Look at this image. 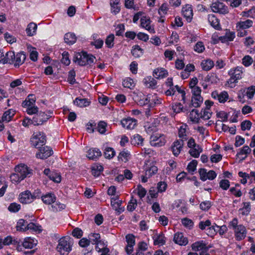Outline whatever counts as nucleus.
Segmentation results:
<instances>
[{
    "instance_id": "f257e3e1",
    "label": "nucleus",
    "mask_w": 255,
    "mask_h": 255,
    "mask_svg": "<svg viewBox=\"0 0 255 255\" xmlns=\"http://www.w3.org/2000/svg\"><path fill=\"white\" fill-rule=\"evenodd\" d=\"M228 227L234 231L237 241H241L246 238L247 234L246 228L243 225H238V220L237 218H235L230 222Z\"/></svg>"
},
{
    "instance_id": "f03ea898",
    "label": "nucleus",
    "mask_w": 255,
    "mask_h": 255,
    "mask_svg": "<svg viewBox=\"0 0 255 255\" xmlns=\"http://www.w3.org/2000/svg\"><path fill=\"white\" fill-rule=\"evenodd\" d=\"M95 57L87 52L82 51L81 53H76L73 58V61L77 63L80 66L91 65L93 63Z\"/></svg>"
},
{
    "instance_id": "7ed1b4c3",
    "label": "nucleus",
    "mask_w": 255,
    "mask_h": 255,
    "mask_svg": "<svg viewBox=\"0 0 255 255\" xmlns=\"http://www.w3.org/2000/svg\"><path fill=\"white\" fill-rule=\"evenodd\" d=\"M71 241L69 237H64L61 238L57 246V251L61 255H67L72 250Z\"/></svg>"
},
{
    "instance_id": "20e7f679",
    "label": "nucleus",
    "mask_w": 255,
    "mask_h": 255,
    "mask_svg": "<svg viewBox=\"0 0 255 255\" xmlns=\"http://www.w3.org/2000/svg\"><path fill=\"white\" fill-rule=\"evenodd\" d=\"M30 141L32 146L39 148L46 143V135L43 132H35L32 134Z\"/></svg>"
},
{
    "instance_id": "39448f33",
    "label": "nucleus",
    "mask_w": 255,
    "mask_h": 255,
    "mask_svg": "<svg viewBox=\"0 0 255 255\" xmlns=\"http://www.w3.org/2000/svg\"><path fill=\"white\" fill-rule=\"evenodd\" d=\"M243 68L238 67L235 69H232L229 72V75L231 76L228 81V83H236L238 80L242 77Z\"/></svg>"
},
{
    "instance_id": "423d86ee",
    "label": "nucleus",
    "mask_w": 255,
    "mask_h": 255,
    "mask_svg": "<svg viewBox=\"0 0 255 255\" xmlns=\"http://www.w3.org/2000/svg\"><path fill=\"white\" fill-rule=\"evenodd\" d=\"M150 143L153 146H161L166 143L165 136L163 134L156 133L151 135Z\"/></svg>"
},
{
    "instance_id": "0eeeda50",
    "label": "nucleus",
    "mask_w": 255,
    "mask_h": 255,
    "mask_svg": "<svg viewBox=\"0 0 255 255\" xmlns=\"http://www.w3.org/2000/svg\"><path fill=\"white\" fill-rule=\"evenodd\" d=\"M50 116L47 115L44 112H39L35 115L31 121L28 120L29 122L33 123L35 126H39L42 125L44 122L47 121Z\"/></svg>"
},
{
    "instance_id": "6e6552de",
    "label": "nucleus",
    "mask_w": 255,
    "mask_h": 255,
    "mask_svg": "<svg viewBox=\"0 0 255 255\" xmlns=\"http://www.w3.org/2000/svg\"><path fill=\"white\" fill-rule=\"evenodd\" d=\"M133 99L138 105L144 106L147 104L150 100V97H146L144 94L139 91L134 92L133 93Z\"/></svg>"
},
{
    "instance_id": "1a4fd4ad",
    "label": "nucleus",
    "mask_w": 255,
    "mask_h": 255,
    "mask_svg": "<svg viewBox=\"0 0 255 255\" xmlns=\"http://www.w3.org/2000/svg\"><path fill=\"white\" fill-rule=\"evenodd\" d=\"M212 11L214 12H218L221 14L228 13V8L223 2L219 1L214 2L211 6Z\"/></svg>"
},
{
    "instance_id": "9d476101",
    "label": "nucleus",
    "mask_w": 255,
    "mask_h": 255,
    "mask_svg": "<svg viewBox=\"0 0 255 255\" xmlns=\"http://www.w3.org/2000/svg\"><path fill=\"white\" fill-rule=\"evenodd\" d=\"M39 152L36 153L37 158L40 159H46L51 156L53 154V151L51 147L45 146L39 147Z\"/></svg>"
},
{
    "instance_id": "9b49d317",
    "label": "nucleus",
    "mask_w": 255,
    "mask_h": 255,
    "mask_svg": "<svg viewBox=\"0 0 255 255\" xmlns=\"http://www.w3.org/2000/svg\"><path fill=\"white\" fill-rule=\"evenodd\" d=\"M15 171L20 176L21 179H24L25 177L31 174L30 170H29L27 166L25 165H18L15 167Z\"/></svg>"
},
{
    "instance_id": "f8f14e48",
    "label": "nucleus",
    "mask_w": 255,
    "mask_h": 255,
    "mask_svg": "<svg viewBox=\"0 0 255 255\" xmlns=\"http://www.w3.org/2000/svg\"><path fill=\"white\" fill-rule=\"evenodd\" d=\"M173 241L180 246H185L188 243L187 238L181 232H177L174 234Z\"/></svg>"
},
{
    "instance_id": "ddd939ff",
    "label": "nucleus",
    "mask_w": 255,
    "mask_h": 255,
    "mask_svg": "<svg viewBox=\"0 0 255 255\" xmlns=\"http://www.w3.org/2000/svg\"><path fill=\"white\" fill-rule=\"evenodd\" d=\"M140 25L142 27L147 30L151 33H154L155 30L150 24L151 20L149 17L143 16L140 18Z\"/></svg>"
},
{
    "instance_id": "4468645a",
    "label": "nucleus",
    "mask_w": 255,
    "mask_h": 255,
    "mask_svg": "<svg viewBox=\"0 0 255 255\" xmlns=\"http://www.w3.org/2000/svg\"><path fill=\"white\" fill-rule=\"evenodd\" d=\"M136 120L130 118L124 119L121 121L122 126L128 129H133L136 126Z\"/></svg>"
},
{
    "instance_id": "2eb2a0df",
    "label": "nucleus",
    "mask_w": 255,
    "mask_h": 255,
    "mask_svg": "<svg viewBox=\"0 0 255 255\" xmlns=\"http://www.w3.org/2000/svg\"><path fill=\"white\" fill-rule=\"evenodd\" d=\"M19 200L20 202L22 204H28L31 203L33 199L30 192L26 191L19 195Z\"/></svg>"
},
{
    "instance_id": "dca6fc26",
    "label": "nucleus",
    "mask_w": 255,
    "mask_h": 255,
    "mask_svg": "<svg viewBox=\"0 0 255 255\" xmlns=\"http://www.w3.org/2000/svg\"><path fill=\"white\" fill-rule=\"evenodd\" d=\"M183 145L184 142L183 141H180L179 140H176L173 143L171 148L173 154L175 156H177L179 154L183 148Z\"/></svg>"
},
{
    "instance_id": "f3484780",
    "label": "nucleus",
    "mask_w": 255,
    "mask_h": 255,
    "mask_svg": "<svg viewBox=\"0 0 255 255\" xmlns=\"http://www.w3.org/2000/svg\"><path fill=\"white\" fill-rule=\"evenodd\" d=\"M208 20L210 25L217 30L221 28L219 20L214 14H209Z\"/></svg>"
},
{
    "instance_id": "a211bd4d",
    "label": "nucleus",
    "mask_w": 255,
    "mask_h": 255,
    "mask_svg": "<svg viewBox=\"0 0 255 255\" xmlns=\"http://www.w3.org/2000/svg\"><path fill=\"white\" fill-rule=\"evenodd\" d=\"M253 21L250 19H247L245 21H241L237 23L236 27L238 31L249 28L252 26Z\"/></svg>"
},
{
    "instance_id": "6ab92c4d",
    "label": "nucleus",
    "mask_w": 255,
    "mask_h": 255,
    "mask_svg": "<svg viewBox=\"0 0 255 255\" xmlns=\"http://www.w3.org/2000/svg\"><path fill=\"white\" fill-rule=\"evenodd\" d=\"M102 153L99 149L97 148H91L87 152V156L90 159H96L101 156Z\"/></svg>"
},
{
    "instance_id": "aec40b11",
    "label": "nucleus",
    "mask_w": 255,
    "mask_h": 255,
    "mask_svg": "<svg viewBox=\"0 0 255 255\" xmlns=\"http://www.w3.org/2000/svg\"><path fill=\"white\" fill-rule=\"evenodd\" d=\"M15 54L13 51L7 52L4 57L0 60V62L3 64L9 63L13 64L14 61Z\"/></svg>"
},
{
    "instance_id": "412c9836",
    "label": "nucleus",
    "mask_w": 255,
    "mask_h": 255,
    "mask_svg": "<svg viewBox=\"0 0 255 255\" xmlns=\"http://www.w3.org/2000/svg\"><path fill=\"white\" fill-rule=\"evenodd\" d=\"M183 15L186 18L187 20L191 21L193 16V11L190 5H186L183 7L182 9Z\"/></svg>"
},
{
    "instance_id": "4be33fe9",
    "label": "nucleus",
    "mask_w": 255,
    "mask_h": 255,
    "mask_svg": "<svg viewBox=\"0 0 255 255\" xmlns=\"http://www.w3.org/2000/svg\"><path fill=\"white\" fill-rule=\"evenodd\" d=\"M37 244V241H35L30 237L25 238L22 246L25 249H32Z\"/></svg>"
},
{
    "instance_id": "5701e85b",
    "label": "nucleus",
    "mask_w": 255,
    "mask_h": 255,
    "mask_svg": "<svg viewBox=\"0 0 255 255\" xmlns=\"http://www.w3.org/2000/svg\"><path fill=\"white\" fill-rule=\"evenodd\" d=\"M153 239L155 245L162 246L165 243V238L162 233H160L158 235H154Z\"/></svg>"
},
{
    "instance_id": "b1692460",
    "label": "nucleus",
    "mask_w": 255,
    "mask_h": 255,
    "mask_svg": "<svg viewBox=\"0 0 255 255\" xmlns=\"http://www.w3.org/2000/svg\"><path fill=\"white\" fill-rule=\"evenodd\" d=\"M168 73L164 68H156L153 71V76L156 79L163 78L167 76Z\"/></svg>"
},
{
    "instance_id": "393cba45",
    "label": "nucleus",
    "mask_w": 255,
    "mask_h": 255,
    "mask_svg": "<svg viewBox=\"0 0 255 255\" xmlns=\"http://www.w3.org/2000/svg\"><path fill=\"white\" fill-rule=\"evenodd\" d=\"M77 37L73 33L68 32L65 34L64 41L69 45H72L76 41Z\"/></svg>"
},
{
    "instance_id": "a878e982",
    "label": "nucleus",
    "mask_w": 255,
    "mask_h": 255,
    "mask_svg": "<svg viewBox=\"0 0 255 255\" xmlns=\"http://www.w3.org/2000/svg\"><path fill=\"white\" fill-rule=\"evenodd\" d=\"M189 119L194 123H199L200 116L198 110L193 109L189 114Z\"/></svg>"
},
{
    "instance_id": "bb28decb",
    "label": "nucleus",
    "mask_w": 255,
    "mask_h": 255,
    "mask_svg": "<svg viewBox=\"0 0 255 255\" xmlns=\"http://www.w3.org/2000/svg\"><path fill=\"white\" fill-rule=\"evenodd\" d=\"M187 127L186 125L182 126L178 130V136L180 138L179 140L183 141V142L188 139L186 130Z\"/></svg>"
},
{
    "instance_id": "cd10ccee",
    "label": "nucleus",
    "mask_w": 255,
    "mask_h": 255,
    "mask_svg": "<svg viewBox=\"0 0 255 255\" xmlns=\"http://www.w3.org/2000/svg\"><path fill=\"white\" fill-rule=\"evenodd\" d=\"M41 199L45 204L50 205L55 202L56 197L54 194L48 193L44 196H42Z\"/></svg>"
},
{
    "instance_id": "c85d7f7f",
    "label": "nucleus",
    "mask_w": 255,
    "mask_h": 255,
    "mask_svg": "<svg viewBox=\"0 0 255 255\" xmlns=\"http://www.w3.org/2000/svg\"><path fill=\"white\" fill-rule=\"evenodd\" d=\"M26 58L25 54L20 52L15 54L14 61L13 64L15 66H19L21 65Z\"/></svg>"
},
{
    "instance_id": "c756f323",
    "label": "nucleus",
    "mask_w": 255,
    "mask_h": 255,
    "mask_svg": "<svg viewBox=\"0 0 255 255\" xmlns=\"http://www.w3.org/2000/svg\"><path fill=\"white\" fill-rule=\"evenodd\" d=\"M214 66L213 61L211 59H207L202 61L201 63V66L203 70L205 71H209Z\"/></svg>"
},
{
    "instance_id": "7c9ffc66",
    "label": "nucleus",
    "mask_w": 255,
    "mask_h": 255,
    "mask_svg": "<svg viewBox=\"0 0 255 255\" xmlns=\"http://www.w3.org/2000/svg\"><path fill=\"white\" fill-rule=\"evenodd\" d=\"M88 238L90 241V242L93 245H98L99 244L102 243V241L101 240V237L99 234L93 233L91 234L88 236Z\"/></svg>"
},
{
    "instance_id": "2f4dec72",
    "label": "nucleus",
    "mask_w": 255,
    "mask_h": 255,
    "mask_svg": "<svg viewBox=\"0 0 255 255\" xmlns=\"http://www.w3.org/2000/svg\"><path fill=\"white\" fill-rule=\"evenodd\" d=\"M192 249L195 252L204 251L207 249L206 245L203 241H199L193 243L192 245Z\"/></svg>"
},
{
    "instance_id": "473e14b6",
    "label": "nucleus",
    "mask_w": 255,
    "mask_h": 255,
    "mask_svg": "<svg viewBox=\"0 0 255 255\" xmlns=\"http://www.w3.org/2000/svg\"><path fill=\"white\" fill-rule=\"evenodd\" d=\"M37 26L36 23L31 22L29 23L26 28V32L28 36H32L36 33Z\"/></svg>"
},
{
    "instance_id": "72a5a7b5",
    "label": "nucleus",
    "mask_w": 255,
    "mask_h": 255,
    "mask_svg": "<svg viewBox=\"0 0 255 255\" xmlns=\"http://www.w3.org/2000/svg\"><path fill=\"white\" fill-rule=\"evenodd\" d=\"M217 117L220 118L222 120H218L216 123V127H217L220 125L223 122H227L228 121V115L224 111H220L217 114Z\"/></svg>"
},
{
    "instance_id": "f704fd0d",
    "label": "nucleus",
    "mask_w": 255,
    "mask_h": 255,
    "mask_svg": "<svg viewBox=\"0 0 255 255\" xmlns=\"http://www.w3.org/2000/svg\"><path fill=\"white\" fill-rule=\"evenodd\" d=\"M103 171V167L99 164H96L92 167V174L95 177L99 176Z\"/></svg>"
},
{
    "instance_id": "c9c22d12",
    "label": "nucleus",
    "mask_w": 255,
    "mask_h": 255,
    "mask_svg": "<svg viewBox=\"0 0 255 255\" xmlns=\"http://www.w3.org/2000/svg\"><path fill=\"white\" fill-rule=\"evenodd\" d=\"M144 84L149 88H155L157 84V82L151 76H147L143 80Z\"/></svg>"
},
{
    "instance_id": "e433bc0d",
    "label": "nucleus",
    "mask_w": 255,
    "mask_h": 255,
    "mask_svg": "<svg viewBox=\"0 0 255 255\" xmlns=\"http://www.w3.org/2000/svg\"><path fill=\"white\" fill-rule=\"evenodd\" d=\"M120 0H110V5L111 6L112 12L115 14L119 13L120 11V7L119 6Z\"/></svg>"
},
{
    "instance_id": "4c0bfd02",
    "label": "nucleus",
    "mask_w": 255,
    "mask_h": 255,
    "mask_svg": "<svg viewBox=\"0 0 255 255\" xmlns=\"http://www.w3.org/2000/svg\"><path fill=\"white\" fill-rule=\"evenodd\" d=\"M75 104L80 107H87L89 105L90 102L87 99L76 98L74 101Z\"/></svg>"
},
{
    "instance_id": "58836bf2",
    "label": "nucleus",
    "mask_w": 255,
    "mask_h": 255,
    "mask_svg": "<svg viewBox=\"0 0 255 255\" xmlns=\"http://www.w3.org/2000/svg\"><path fill=\"white\" fill-rule=\"evenodd\" d=\"M35 102V98L33 95H29L28 96V100L26 99L22 103L23 107H27L34 105Z\"/></svg>"
},
{
    "instance_id": "ea45409f",
    "label": "nucleus",
    "mask_w": 255,
    "mask_h": 255,
    "mask_svg": "<svg viewBox=\"0 0 255 255\" xmlns=\"http://www.w3.org/2000/svg\"><path fill=\"white\" fill-rule=\"evenodd\" d=\"M131 54L135 58H138L143 54V50L138 45H134L131 50Z\"/></svg>"
},
{
    "instance_id": "a19ab883",
    "label": "nucleus",
    "mask_w": 255,
    "mask_h": 255,
    "mask_svg": "<svg viewBox=\"0 0 255 255\" xmlns=\"http://www.w3.org/2000/svg\"><path fill=\"white\" fill-rule=\"evenodd\" d=\"M203 101V99L201 96H192V103L193 106L195 108L199 107Z\"/></svg>"
},
{
    "instance_id": "79ce46f5",
    "label": "nucleus",
    "mask_w": 255,
    "mask_h": 255,
    "mask_svg": "<svg viewBox=\"0 0 255 255\" xmlns=\"http://www.w3.org/2000/svg\"><path fill=\"white\" fill-rule=\"evenodd\" d=\"M211 115L212 113L210 112V110L208 109H202L200 113V118L204 120H209Z\"/></svg>"
},
{
    "instance_id": "37998d69",
    "label": "nucleus",
    "mask_w": 255,
    "mask_h": 255,
    "mask_svg": "<svg viewBox=\"0 0 255 255\" xmlns=\"http://www.w3.org/2000/svg\"><path fill=\"white\" fill-rule=\"evenodd\" d=\"M123 85L125 88L132 89L135 86V83L133 79L128 77L123 80Z\"/></svg>"
},
{
    "instance_id": "c03bdc74",
    "label": "nucleus",
    "mask_w": 255,
    "mask_h": 255,
    "mask_svg": "<svg viewBox=\"0 0 255 255\" xmlns=\"http://www.w3.org/2000/svg\"><path fill=\"white\" fill-rule=\"evenodd\" d=\"M28 224L27 222L23 219H20L18 220L17 225L16 228L17 231H25L27 230L26 226Z\"/></svg>"
},
{
    "instance_id": "a18cd8bd",
    "label": "nucleus",
    "mask_w": 255,
    "mask_h": 255,
    "mask_svg": "<svg viewBox=\"0 0 255 255\" xmlns=\"http://www.w3.org/2000/svg\"><path fill=\"white\" fill-rule=\"evenodd\" d=\"M137 206V200L134 199L133 197H131V199L128 202L127 206V210L128 211L132 212L135 210Z\"/></svg>"
},
{
    "instance_id": "49530a36",
    "label": "nucleus",
    "mask_w": 255,
    "mask_h": 255,
    "mask_svg": "<svg viewBox=\"0 0 255 255\" xmlns=\"http://www.w3.org/2000/svg\"><path fill=\"white\" fill-rule=\"evenodd\" d=\"M143 138L140 135L136 134L134 135L131 139V143L134 145L141 144Z\"/></svg>"
},
{
    "instance_id": "de8ad7c7",
    "label": "nucleus",
    "mask_w": 255,
    "mask_h": 255,
    "mask_svg": "<svg viewBox=\"0 0 255 255\" xmlns=\"http://www.w3.org/2000/svg\"><path fill=\"white\" fill-rule=\"evenodd\" d=\"M107 127V124L104 121H100L98 125V126L95 129H97V130L101 134H104L105 133L106 131V128Z\"/></svg>"
},
{
    "instance_id": "09e8293b",
    "label": "nucleus",
    "mask_w": 255,
    "mask_h": 255,
    "mask_svg": "<svg viewBox=\"0 0 255 255\" xmlns=\"http://www.w3.org/2000/svg\"><path fill=\"white\" fill-rule=\"evenodd\" d=\"M115 36L113 34H111L108 35L105 40V43L108 48H111L114 45Z\"/></svg>"
},
{
    "instance_id": "8fccbe9b",
    "label": "nucleus",
    "mask_w": 255,
    "mask_h": 255,
    "mask_svg": "<svg viewBox=\"0 0 255 255\" xmlns=\"http://www.w3.org/2000/svg\"><path fill=\"white\" fill-rule=\"evenodd\" d=\"M104 155L106 158H111L115 155V151L113 148L107 147L105 149Z\"/></svg>"
},
{
    "instance_id": "3c124183",
    "label": "nucleus",
    "mask_w": 255,
    "mask_h": 255,
    "mask_svg": "<svg viewBox=\"0 0 255 255\" xmlns=\"http://www.w3.org/2000/svg\"><path fill=\"white\" fill-rule=\"evenodd\" d=\"M14 114L10 110L5 112L2 117V122H9L12 117L13 116Z\"/></svg>"
},
{
    "instance_id": "603ef678",
    "label": "nucleus",
    "mask_w": 255,
    "mask_h": 255,
    "mask_svg": "<svg viewBox=\"0 0 255 255\" xmlns=\"http://www.w3.org/2000/svg\"><path fill=\"white\" fill-rule=\"evenodd\" d=\"M158 171V168L155 166H151L148 169H146L145 172L146 175L148 177H151L152 175L155 174Z\"/></svg>"
},
{
    "instance_id": "864d4df0",
    "label": "nucleus",
    "mask_w": 255,
    "mask_h": 255,
    "mask_svg": "<svg viewBox=\"0 0 255 255\" xmlns=\"http://www.w3.org/2000/svg\"><path fill=\"white\" fill-rule=\"evenodd\" d=\"M20 205L16 203H11L8 207V210L10 212L16 213L20 209Z\"/></svg>"
},
{
    "instance_id": "5fc2aeb1",
    "label": "nucleus",
    "mask_w": 255,
    "mask_h": 255,
    "mask_svg": "<svg viewBox=\"0 0 255 255\" xmlns=\"http://www.w3.org/2000/svg\"><path fill=\"white\" fill-rule=\"evenodd\" d=\"M181 223L184 227L191 229L194 225V223L192 220L187 218H183L181 220Z\"/></svg>"
},
{
    "instance_id": "6e6d98bb",
    "label": "nucleus",
    "mask_w": 255,
    "mask_h": 255,
    "mask_svg": "<svg viewBox=\"0 0 255 255\" xmlns=\"http://www.w3.org/2000/svg\"><path fill=\"white\" fill-rule=\"evenodd\" d=\"M198 162L196 160H193L190 162L187 166V170L189 172L193 173V172L196 169V167Z\"/></svg>"
},
{
    "instance_id": "4d7b16f0",
    "label": "nucleus",
    "mask_w": 255,
    "mask_h": 255,
    "mask_svg": "<svg viewBox=\"0 0 255 255\" xmlns=\"http://www.w3.org/2000/svg\"><path fill=\"white\" fill-rule=\"evenodd\" d=\"M49 178L50 180L56 183H60L61 181V177L57 173L52 172L49 175Z\"/></svg>"
},
{
    "instance_id": "13d9d810",
    "label": "nucleus",
    "mask_w": 255,
    "mask_h": 255,
    "mask_svg": "<svg viewBox=\"0 0 255 255\" xmlns=\"http://www.w3.org/2000/svg\"><path fill=\"white\" fill-rule=\"evenodd\" d=\"M253 62V58L249 55H246L242 59V63L246 66L248 67L250 66Z\"/></svg>"
},
{
    "instance_id": "bf43d9fd",
    "label": "nucleus",
    "mask_w": 255,
    "mask_h": 255,
    "mask_svg": "<svg viewBox=\"0 0 255 255\" xmlns=\"http://www.w3.org/2000/svg\"><path fill=\"white\" fill-rule=\"evenodd\" d=\"M75 76L76 73L74 70H71L68 73V82L71 84H74L75 82Z\"/></svg>"
},
{
    "instance_id": "052dcab7",
    "label": "nucleus",
    "mask_w": 255,
    "mask_h": 255,
    "mask_svg": "<svg viewBox=\"0 0 255 255\" xmlns=\"http://www.w3.org/2000/svg\"><path fill=\"white\" fill-rule=\"evenodd\" d=\"M197 147L198 148V149L196 148H192L189 150V153L190 154V155L195 158L198 157L199 156L200 153L201 152V151H202V149L200 148L198 145L197 146Z\"/></svg>"
},
{
    "instance_id": "680f3d73",
    "label": "nucleus",
    "mask_w": 255,
    "mask_h": 255,
    "mask_svg": "<svg viewBox=\"0 0 255 255\" xmlns=\"http://www.w3.org/2000/svg\"><path fill=\"white\" fill-rule=\"evenodd\" d=\"M240 186V185L237 184L235 187H232L230 189V191L231 193L234 194L237 197H240L242 196V193L240 189H238L237 187Z\"/></svg>"
},
{
    "instance_id": "e2e57ef3",
    "label": "nucleus",
    "mask_w": 255,
    "mask_h": 255,
    "mask_svg": "<svg viewBox=\"0 0 255 255\" xmlns=\"http://www.w3.org/2000/svg\"><path fill=\"white\" fill-rule=\"evenodd\" d=\"M194 50L198 53H202L205 50V46L201 41L198 42L194 46Z\"/></svg>"
},
{
    "instance_id": "0e129e2a",
    "label": "nucleus",
    "mask_w": 255,
    "mask_h": 255,
    "mask_svg": "<svg viewBox=\"0 0 255 255\" xmlns=\"http://www.w3.org/2000/svg\"><path fill=\"white\" fill-rule=\"evenodd\" d=\"M62 58L61 60V62L64 65L68 66L70 63V60L69 58V54L67 52L64 51L62 53Z\"/></svg>"
},
{
    "instance_id": "69168bd1",
    "label": "nucleus",
    "mask_w": 255,
    "mask_h": 255,
    "mask_svg": "<svg viewBox=\"0 0 255 255\" xmlns=\"http://www.w3.org/2000/svg\"><path fill=\"white\" fill-rule=\"evenodd\" d=\"M255 93V86H252L247 89L246 94L249 99H252Z\"/></svg>"
},
{
    "instance_id": "338daca9",
    "label": "nucleus",
    "mask_w": 255,
    "mask_h": 255,
    "mask_svg": "<svg viewBox=\"0 0 255 255\" xmlns=\"http://www.w3.org/2000/svg\"><path fill=\"white\" fill-rule=\"evenodd\" d=\"M229 95L227 92L224 91L219 94L218 100L220 103H225L228 99Z\"/></svg>"
},
{
    "instance_id": "774afa93",
    "label": "nucleus",
    "mask_w": 255,
    "mask_h": 255,
    "mask_svg": "<svg viewBox=\"0 0 255 255\" xmlns=\"http://www.w3.org/2000/svg\"><path fill=\"white\" fill-rule=\"evenodd\" d=\"M243 16L255 18V7H252L247 11L243 12Z\"/></svg>"
}]
</instances>
